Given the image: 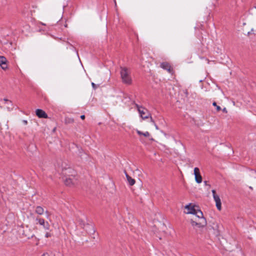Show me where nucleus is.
<instances>
[{
    "mask_svg": "<svg viewBox=\"0 0 256 256\" xmlns=\"http://www.w3.org/2000/svg\"><path fill=\"white\" fill-rule=\"evenodd\" d=\"M184 208L187 210V212H185L186 214L194 215L190 220V223L192 226L200 228L206 226V221L203 216V214L201 210L196 209L194 206L191 204L186 205Z\"/></svg>",
    "mask_w": 256,
    "mask_h": 256,
    "instance_id": "f257e3e1",
    "label": "nucleus"
},
{
    "mask_svg": "<svg viewBox=\"0 0 256 256\" xmlns=\"http://www.w3.org/2000/svg\"><path fill=\"white\" fill-rule=\"evenodd\" d=\"M61 170L62 174L65 176H68L64 180V183L66 186H71L74 184L76 182V180L74 178L73 174L70 175V174H72L74 172L72 169L69 167H66V163L62 164L61 166Z\"/></svg>",
    "mask_w": 256,
    "mask_h": 256,
    "instance_id": "f03ea898",
    "label": "nucleus"
},
{
    "mask_svg": "<svg viewBox=\"0 0 256 256\" xmlns=\"http://www.w3.org/2000/svg\"><path fill=\"white\" fill-rule=\"evenodd\" d=\"M120 73L122 82L126 84H130L132 79L130 76V72L128 69L125 67H121Z\"/></svg>",
    "mask_w": 256,
    "mask_h": 256,
    "instance_id": "7ed1b4c3",
    "label": "nucleus"
},
{
    "mask_svg": "<svg viewBox=\"0 0 256 256\" xmlns=\"http://www.w3.org/2000/svg\"><path fill=\"white\" fill-rule=\"evenodd\" d=\"M135 106L138 109L140 117L142 119L144 120L150 116V114L148 110L142 106H140L138 104H135Z\"/></svg>",
    "mask_w": 256,
    "mask_h": 256,
    "instance_id": "20e7f679",
    "label": "nucleus"
},
{
    "mask_svg": "<svg viewBox=\"0 0 256 256\" xmlns=\"http://www.w3.org/2000/svg\"><path fill=\"white\" fill-rule=\"evenodd\" d=\"M36 220L38 222V223L43 226V228L46 230H50V225L48 222H45L44 220L41 218H36Z\"/></svg>",
    "mask_w": 256,
    "mask_h": 256,
    "instance_id": "39448f33",
    "label": "nucleus"
},
{
    "mask_svg": "<svg viewBox=\"0 0 256 256\" xmlns=\"http://www.w3.org/2000/svg\"><path fill=\"white\" fill-rule=\"evenodd\" d=\"M194 174L195 176V180L198 184H200L202 182V177L200 174V170L198 168H194Z\"/></svg>",
    "mask_w": 256,
    "mask_h": 256,
    "instance_id": "423d86ee",
    "label": "nucleus"
},
{
    "mask_svg": "<svg viewBox=\"0 0 256 256\" xmlns=\"http://www.w3.org/2000/svg\"><path fill=\"white\" fill-rule=\"evenodd\" d=\"M8 60L4 56H0V66L4 70L8 68Z\"/></svg>",
    "mask_w": 256,
    "mask_h": 256,
    "instance_id": "0eeeda50",
    "label": "nucleus"
},
{
    "mask_svg": "<svg viewBox=\"0 0 256 256\" xmlns=\"http://www.w3.org/2000/svg\"><path fill=\"white\" fill-rule=\"evenodd\" d=\"M36 115L40 118H47L48 114L46 113V112L41 110V109H37L36 111Z\"/></svg>",
    "mask_w": 256,
    "mask_h": 256,
    "instance_id": "6e6552de",
    "label": "nucleus"
},
{
    "mask_svg": "<svg viewBox=\"0 0 256 256\" xmlns=\"http://www.w3.org/2000/svg\"><path fill=\"white\" fill-rule=\"evenodd\" d=\"M3 101L4 102V104L7 105L6 108L8 110L9 112L12 110L13 109V106L12 101L8 100L7 98H4Z\"/></svg>",
    "mask_w": 256,
    "mask_h": 256,
    "instance_id": "1a4fd4ad",
    "label": "nucleus"
},
{
    "mask_svg": "<svg viewBox=\"0 0 256 256\" xmlns=\"http://www.w3.org/2000/svg\"><path fill=\"white\" fill-rule=\"evenodd\" d=\"M214 199L216 202V205L218 210H220L222 209L221 200L219 196H214Z\"/></svg>",
    "mask_w": 256,
    "mask_h": 256,
    "instance_id": "9d476101",
    "label": "nucleus"
},
{
    "mask_svg": "<svg viewBox=\"0 0 256 256\" xmlns=\"http://www.w3.org/2000/svg\"><path fill=\"white\" fill-rule=\"evenodd\" d=\"M160 67L164 70H166L169 72H171V67L170 64L166 62H162L160 64Z\"/></svg>",
    "mask_w": 256,
    "mask_h": 256,
    "instance_id": "9b49d317",
    "label": "nucleus"
},
{
    "mask_svg": "<svg viewBox=\"0 0 256 256\" xmlns=\"http://www.w3.org/2000/svg\"><path fill=\"white\" fill-rule=\"evenodd\" d=\"M44 209L40 206H37L36 208L35 212L39 215H42L44 213Z\"/></svg>",
    "mask_w": 256,
    "mask_h": 256,
    "instance_id": "f8f14e48",
    "label": "nucleus"
},
{
    "mask_svg": "<svg viewBox=\"0 0 256 256\" xmlns=\"http://www.w3.org/2000/svg\"><path fill=\"white\" fill-rule=\"evenodd\" d=\"M126 176L129 184L130 186H133L136 182L135 180L129 176L127 174H126Z\"/></svg>",
    "mask_w": 256,
    "mask_h": 256,
    "instance_id": "ddd939ff",
    "label": "nucleus"
},
{
    "mask_svg": "<svg viewBox=\"0 0 256 256\" xmlns=\"http://www.w3.org/2000/svg\"><path fill=\"white\" fill-rule=\"evenodd\" d=\"M136 132L138 135L144 136L145 137H148L150 135V133L148 132H143L139 130H136Z\"/></svg>",
    "mask_w": 256,
    "mask_h": 256,
    "instance_id": "4468645a",
    "label": "nucleus"
},
{
    "mask_svg": "<svg viewBox=\"0 0 256 256\" xmlns=\"http://www.w3.org/2000/svg\"><path fill=\"white\" fill-rule=\"evenodd\" d=\"M66 124H70L74 122V119L72 118L66 117L64 120Z\"/></svg>",
    "mask_w": 256,
    "mask_h": 256,
    "instance_id": "2eb2a0df",
    "label": "nucleus"
},
{
    "mask_svg": "<svg viewBox=\"0 0 256 256\" xmlns=\"http://www.w3.org/2000/svg\"><path fill=\"white\" fill-rule=\"evenodd\" d=\"M212 105L216 107L217 111H220V110H221V108L220 106H218L216 102H214L212 103Z\"/></svg>",
    "mask_w": 256,
    "mask_h": 256,
    "instance_id": "dca6fc26",
    "label": "nucleus"
},
{
    "mask_svg": "<svg viewBox=\"0 0 256 256\" xmlns=\"http://www.w3.org/2000/svg\"><path fill=\"white\" fill-rule=\"evenodd\" d=\"M78 222H79L80 224L82 226V227H84L85 225L84 221L81 219H80L78 220Z\"/></svg>",
    "mask_w": 256,
    "mask_h": 256,
    "instance_id": "f3484780",
    "label": "nucleus"
},
{
    "mask_svg": "<svg viewBox=\"0 0 256 256\" xmlns=\"http://www.w3.org/2000/svg\"><path fill=\"white\" fill-rule=\"evenodd\" d=\"M92 88L96 90V88H98L99 86V85H96L94 82H92Z\"/></svg>",
    "mask_w": 256,
    "mask_h": 256,
    "instance_id": "a211bd4d",
    "label": "nucleus"
},
{
    "mask_svg": "<svg viewBox=\"0 0 256 256\" xmlns=\"http://www.w3.org/2000/svg\"><path fill=\"white\" fill-rule=\"evenodd\" d=\"M212 193L213 198H214V196H218V195H217L216 194V190H212Z\"/></svg>",
    "mask_w": 256,
    "mask_h": 256,
    "instance_id": "6ab92c4d",
    "label": "nucleus"
},
{
    "mask_svg": "<svg viewBox=\"0 0 256 256\" xmlns=\"http://www.w3.org/2000/svg\"><path fill=\"white\" fill-rule=\"evenodd\" d=\"M51 236H52L51 234L48 232H46L45 234L46 238H49V237H50Z\"/></svg>",
    "mask_w": 256,
    "mask_h": 256,
    "instance_id": "aec40b11",
    "label": "nucleus"
},
{
    "mask_svg": "<svg viewBox=\"0 0 256 256\" xmlns=\"http://www.w3.org/2000/svg\"><path fill=\"white\" fill-rule=\"evenodd\" d=\"M22 122L25 125H26L28 124V121L26 120H23Z\"/></svg>",
    "mask_w": 256,
    "mask_h": 256,
    "instance_id": "412c9836",
    "label": "nucleus"
},
{
    "mask_svg": "<svg viewBox=\"0 0 256 256\" xmlns=\"http://www.w3.org/2000/svg\"><path fill=\"white\" fill-rule=\"evenodd\" d=\"M222 111H223L224 112H226H226H227V110H226V108H224L222 109Z\"/></svg>",
    "mask_w": 256,
    "mask_h": 256,
    "instance_id": "4be33fe9",
    "label": "nucleus"
},
{
    "mask_svg": "<svg viewBox=\"0 0 256 256\" xmlns=\"http://www.w3.org/2000/svg\"><path fill=\"white\" fill-rule=\"evenodd\" d=\"M80 118L82 119V120H84L85 118V116L84 115H82L80 116Z\"/></svg>",
    "mask_w": 256,
    "mask_h": 256,
    "instance_id": "5701e85b",
    "label": "nucleus"
},
{
    "mask_svg": "<svg viewBox=\"0 0 256 256\" xmlns=\"http://www.w3.org/2000/svg\"><path fill=\"white\" fill-rule=\"evenodd\" d=\"M150 118H151V119H150V120H151V121H152V122H154V121H153V120H152V118L151 117H150Z\"/></svg>",
    "mask_w": 256,
    "mask_h": 256,
    "instance_id": "b1692460",
    "label": "nucleus"
},
{
    "mask_svg": "<svg viewBox=\"0 0 256 256\" xmlns=\"http://www.w3.org/2000/svg\"><path fill=\"white\" fill-rule=\"evenodd\" d=\"M156 128L158 129V126L156 125Z\"/></svg>",
    "mask_w": 256,
    "mask_h": 256,
    "instance_id": "393cba45",
    "label": "nucleus"
},
{
    "mask_svg": "<svg viewBox=\"0 0 256 256\" xmlns=\"http://www.w3.org/2000/svg\"><path fill=\"white\" fill-rule=\"evenodd\" d=\"M250 189H252V187H251V186H250Z\"/></svg>",
    "mask_w": 256,
    "mask_h": 256,
    "instance_id": "a878e982",
    "label": "nucleus"
}]
</instances>
